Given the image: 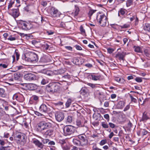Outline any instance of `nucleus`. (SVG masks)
<instances>
[{"label":"nucleus","mask_w":150,"mask_h":150,"mask_svg":"<svg viewBox=\"0 0 150 150\" xmlns=\"http://www.w3.org/2000/svg\"><path fill=\"white\" fill-rule=\"evenodd\" d=\"M87 84L93 88H94L95 86V84L91 83H87Z\"/></svg>","instance_id":"60"},{"label":"nucleus","mask_w":150,"mask_h":150,"mask_svg":"<svg viewBox=\"0 0 150 150\" xmlns=\"http://www.w3.org/2000/svg\"><path fill=\"white\" fill-rule=\"evenodd\" d=\"M109 125L110 127L112 128H114L115 126V125L111 122H109Z\"/></svg>","instance_id":"57"},{"label":"nucleus","mask_w":150,"mask_h":150,"mask_svg":"<svg viewBox=\"0 0 150 150\" xmlns=\"http://www.w3.org/2000/svg\"><path fill=\"white\" fill-rule=\"evenodd\" d=\"M115 80L120 83H124L125 82V80L123 78L118 77H116L115 78Z\"/></svg>","instance_id":"25"},{"label":"nucleus","mask_w":150,"mask_h":150,"mask_svg":"<svg viewBox=\"0 0 150 150\" xmlns=\"http://www.w3.org/2000/svg\"><path fill=\"white\" fill-rule=\"evenodd\" d=\"M134 76H134L133 75L129 76L127 77V79L128 80H129L134 79Z\"/></svg>","instance_id":"59"},{"label":"nucleus","mask_w":150,"mask_h":150,"mask_svg":"<svg viewBox=\"0 0 150 150\" xmlns=\"http://www.w3.org/2000/svg\"><path fill=\"white\" fill-rule=\"evenodd\" d=\"M80 29L81 33L82 34H83L85 33V30L83 29V27L82 25H81L80 26Z\"/></svg>","instance_id":"44"},{"label":"nucleus","mask_w":150,"mask_h":150,"mask_svg":"<svg viewBox=\"0 0 150 150\" xmlns=\"http://www.w3.org/2000/svg\"><path fill=\"white\" fill-rule=\"evenodd\" d=\"M8 40L10 41H13L16 40L15 37H13L12 36L10 35L8 38Z\"/></svg>","instance_id":"49"},{"label":"nucleus","mask_w":150,"mask_h":150,"mask_svg":"<svg viewBox=\"0 0 150 150\" xmlns=\"http://www.w3.org/2000/svg\"><path fill=\"white\" fill-rule=\"evenodd\" d=\"M53 134V130L49 129L47 130L44 133V135L46 136H51Z\"/></svg>","instance_id":"20"},{"label":"nucleus","mask_w":150,"mask_h":150,"mask_svg":"<svg viewBox=\"0 0 150 150\" xmlns=\"http://www.w3.org/2000/svg\"><path fill=\"white\" fill-rule=\"evenodd\" d=\"M75 47L77 50H82V48L79 45H76L75 46Z\"/></svg>","instance_id":"55"},{"label":"nucleus","mask_w":150,"mask_h":150,"mask_svg":"<svg viewBox=\"0 0 150 150\" xmlns=\"http://www.w3.org/2000/svg\"><path fill=\"white\" fill-rule=\"evenodd\" d=\"M129 25L127 24H125L123 25H120V27L121 28H129Z\"/></svg>","instance_id":"47"},{"label":"nucleus","mask_w":150,"mask_h":150,"mask_svg":"<svg viewBox=\"0 0 150 150\" xmlns=\"http://www.w3.org/2000/svg\"><path fill=\"white\" fill-rule=\"evenodd\" d=\"M95 11L93 10H91L89 11L88 14L89 16V17L90 19H93V17H92L91 16L94 13Z\"/></svg>","instance_id":"37"},{"label":"nucleus","mask_w":150,"mask_h":150,"mask_svg":"<svg viewBox=\"0 0 150 150\" xmlns=\"http://www.w3.org/2000/svg\"><path fill=\"white\" fill-rule=\"evenodd\" d=\"M149 117L146 115V114L145 113V112H144L143 114L141 120V121H144L146 120L147 119H148Z\"/></svg>","instance_id":"30"},{"label":"nucleus","mask_w":150,"mask_h":150,"mask_svg":"<svg viewBox=\"0 0 150 150\" xmlns=\"http://www.w3.org/2000/svg\"><path fill=\"white\" fill-rule=\"evenodd\" d=\"M20 96H19L16 94H14L13 96V99H16L17 100L20 101L19 99Z\"/></svg>","instance_id":"38"},{"label":"nucleus","mask_w":150,"mask_h":150,"mask_svg":"<svg viewBox=\"0 0 150 150\" xmlns=\"http://www.w3.org/2000/svg\"><path fill=\"white\" fill-rule=\"evenodd\" d=\"M76 125L79 127H82L83 126V123L80 119H77L76 121Z\"/></svg>","instance_id":"29"},{"label":"nucleus","mask_w":150,"mask_h":150,"mask_svg":"<svg viewBox=\"0 0 150 150\" xmlns=\"http://www.w3.org/2000/svg\"><path fill=\"white\" fill-rule=\"evenodd\" d=\"M125 106V103L123 101H119L116 105V107L118 109H122Z\"/></svg>","instance_id":"16"},{"label":"nucleus","mask_w":150,"mask_h":150,"mask_svg":"<svg viewBox=\"0 0 150 150\" xmlns=\"http://www.w3.org/2000/svg\"><path fill=\"white\" fill-rule=\"evenodd\" d=\"M144 54L147 57H149L150 54L149 50L148 49H146L144 50Z\"/></svg>","instance_id":"40"},{"label":"nucleus","mask_w":150,"mask_h":150,"mask_svg":"<svg viewBox=\"0 0 150 150\" xmlns=\"http://www.w3.org/2000/svg\"><path fill=\"white\" fill-rule=\"evenodd\" d=\"M5 112L3 110V108H0V116H2L5 115Z\"/></svg>","instance_id":"42"},{"label":"nucleus","mask_w":150,"mask_h":150,"mask_svg":"<svg viewBox=\"0 0 150 150\" xmlns=\"http://www.w3.org/2000/svg\"><path fill=\"white\" fill-rule=\"evenodd\" d=\"M5 142L2 140L0 139V144L1 146H4L5 145Z\"/></svg>","instance_id":"61"},{"label":"nucleus","mask_w":150,"mask_h":150,"mask_svg":"<svg viewBox=\"0 0 150 150\" xmlns=\"http://www.w3.org/2000/svg\"><path fill=\"white\" fill-rule=\"evenodd\" d=\"M6 96L4 90L3 88H0V96L5 97Z\"/></svg>","instance_id":"26"},{"label":"nucleus","mask_w":150,"mask_h":150,"mask_svg":"<svg viewBox=\"0 0 150 150\" xmlns=\"http://www.w3.org/2000/svg\"><path fill=\"white\" fill-rule=\"evenodd\" d=\"M130 98L131 99V101L133 102H134V103H137V100L136 99L132 97V96L131 95H130Z\"/></svg>","instance_id":"50"},{"label":"nucleus","mask_w":150,"mask_h":150,"mask_svg":"<svg viewBox=\"0 0 150 150\" xmlns=\"http://www.w3.org/2000/svg\"><path fill=\"white\" fill-rule=\"evenodd\" d=\"M148 132L144 129H141L140 131L139 135L144 136L147 134Z\"/></svg>","instance_id":"28"},{"label":"nucleus","mask_w":150,"mask_h":150,"mask_svg":"<svg viewBox=\"0 0 150 150\" xmlns=\"http://www.w3.org/2000/svg\"><path fill=\"white\" fill-rule=\"evenodd\" d=\"M64 132L65 136L70 135L73 134L76 131L75 128L71 125L65 126L63 129Z\"/></svg>","instance_id":"6"},{"label":"nucleus","mask_w":150,"mask_h":150,"mask_svg":"<svg viewBox=\"0 0 150 150\" xmlns=\"http://www.w3.org/2000/svg\"><path fill=\"white\" fill-rule=\"evenodd\" d=\"M93 21H97L101 26H105L107 23V18L104 14L98 13L94 16Z\"/></svg>","instance_id":"1"},{"label":"nucleus","mask_w":150,"mask_h":150,"mask_svg":"<svg viewBox=\"0 0 150 150\" xmlns=\"http://www.w3.org/2000/svg\"><path fill=\"white\" fill-rule=\"evenodd\" d=\"M65 48L67 49L68 50H69L72 51V47L70 46H65Z\"/></svg>","instance_id":"64"},{"label":"nucleus","mask_w":150,"mask_h":150,"mask_svg":"<svg viewBox=\"0 0 150 150\" xmlns=\"http://www.w3.org/2000/svg\"><path fill=\"white\" fill-rule=\"evenodd\" d=\"M109 103L108 101L105 102L104 104V106L106 107H107L109 106Z\"/></svg>","instance_id":"63"},{"label":"nucleus","mask_w":150,"mask_h":150,"mask_svg":"<svg viewBox=\"0 0 150 150\" xmlns=\"http://www.w3.org/2000/svg\"><path fill=\"white\" fill-rule=\"evenodd\" d=\"M43 47L45 50H47L49 47V45L47 43H45L43 45Z\"/></svg>","instance_id":"48"},{"label":"nucleus","mask_w":150,"mask_h":150,"mask_svg":"<svg viewBox=\"0 0 150 150\" xmlns=\"http://www.w3.org/2000/svg\"><path fill=\"white\" fill-rule=\"evenodd\" d=\"M41 3L42 5H43L44 6H45L47 5V2L46 1L43 0L41 2Z\"/></svg>","instance_id":"52"},{"label":"nucleus","mask_w":150,"mask_h":150,"mask_svg":"<svg viewBox=\"0 0 150 150\" xmlns=\"http://www.w3.org/2000/svg\"><path fill=\"white\" fill-rule=\"evenodd\" d=\"M21 74L17 72L15 73L13 75V79L15 80H18L21 76Z\"/></svg>","instance_id":"23"},{"label":"nucleus","mask_w":150,"mask_h":150,"mask_svg":"<svg viewBox=\"0 0 150 150\" xmlns=\"http://www.w3.org/2000/svg\"><path fill=\"white\" fill-rule=\"evenodd\" d=\"M56 120L59 122H61L64 118V113L62 112H58L55 115Z\"/></svg>","instance_id":"14"},{"label":"nucleus","mask_w":150,"mask_h":150,"mask_svg":"<svg viewBox=\"0 0 150 150\" xmlns=\"http://www.w3.org/2000/svg\"><path fill=\"white\" fill-rule=\"evenodd\" d=\"M28 89L30 90H33L37 88V86L36 85L33 83H29L26 85Z\"/></svg>","instance_id":"17"},{"label":"nucleus","mask_w":150,"mask_h":150,"mask_svg":"<svg viewBox=\"0 0 150 150\" xmlns=\"http://www.w3.org/2000/svg\"><path fill=\"white\" fill-rule=\"evenodd\" d=\"M0 150H11V147L9 146L6 147L1 146L0 147Z\"/></svg>","instance_id":"35"},{"label":"nucleus","mask_w":150,"mask_h":150,"mask_svg":"<svg viewBox=\"0 0 150 150\" xmlns=\"http://www.w3.org/2000/svg\"><path fill=\"white\" fill-rule=\"evenodd\" d=\"M58 89V85L54 83H50L47 85L46 87V90L48 92L52 93L57 92Z\"/></svg>","instance_id":"5"},{"label":"nucleus","mask_w":150,"mask_h":150,"mask_svg":"<svg viewBox=\"0 0 150 150\" xmlns=\"http://www.w3.org/2000/svg\"><path fill=\"white\" fill-rule=\"evenodd\" d=\"M135 81L137 82L140 83L142 81V78L139 77H137L135 79Z\"/></svg>","instance_id":"46"},{"label":"nucleus","mask_w":150,"mask_h":150,"mask_svg":"<svg viewBox=\"0 0 150 150\" xmlns=\"http://www.w3.org/2000/svg\"><path fill=\"white\" fill-rule=\"evenodd\" d=\"M72 117L70 116H69L67 117V122L69 123H71L72 121Z\"/></svg>","instance_id":"41"},{"label":"nucleus","mask_w":150,"mask_h":150,"mask_svg":"<svg viewBox=\"0 0 150 150\" xmlns=\"http://www.w3.org/2000/svg\"><path fill=\"white\" fill-rule=\"evenodd\" d=\"M79 8L78 7L75 6V11L74 12L72 13V14L73 16L75 17L77 16L79 14Z\"/></svg>","instance_id":"21"},{"label":"nucleus","mask_w":150,"mask_h":150,"mask_svg":"<svg viewBox=\"0 0 150 150\" xmlns=\"http://www.w3.org/2000/svg\"><path fill=\"white\" fill-rule=\"evenodd\" d=\"M49 82L48 80L47 79H43L41 81V83L42 85H44Z\"/></svg>","instance_id":"33"},{"label":"nucleus","mask_w":150,"mask_h":150,"mask_svg":"<svg viewBox=\"0 0 150 150\" xmlns=\"http://www.w3.org/2000/svg\"><path fill=\"white\" fill-rule=\"evenodd\" d=\"M107 142L106 139H103L100 142V145H103L105 144Z\"/></svg>","instance_id":"45"},{"label":"nucleus","mask_w":150,"mask_h":150,"mask_svg":"<svg viewBox=\"0 0 150 150\" xmlns=\"http://www.w3.org/2000/svg\"><path fill=\"white\" fill-rule=\"evenodd\" d=\"M134 48L136 52L138 53L142 52V49L140 47L134 46Z\"/></svg>","instance_id":"27"},{"label":"nucleus","mask_w":150,"mask_h":150,"mask_svg":"<svg viewBox=\"0 0 150 150\" xmlns=\"http://www.w3.org/2000/svg\"><path fill=\"white\" fill-rule=\"evenodd\" d=\"M129 54V53L127 52H118L116 54L115 57L119 60H123L124 58L126 55Z\"/></svg>","instance_id":"9"},{"label":"nucleus","mask_w":150,"mask_h":150,"mask_svg":"<svg viewBox=\"0 0 150 150\" xmlns=\"http://www.w3.org/2000/svg\"><path fill=\"white\" fill-rule=\"evenodd\" d=\"M8 64L7 63L6 64L1 63L0 64V67H1L5 69L7 68L8 66Z\"/></svg>","instance_id":"39"},{"label":"nucleus","mask_w":150,"mask_h":150,"mask_svg":"<svg viewBox=\"0 0 150 150\" xmlns=\"http://www.w3.org/2000/svg\"><path fill=\"white\" fill-rule=\"evenodd\" d=\"M144 29L146 31H150V24L148 23L145 24L144 27Z\"/></svg>","instance_id":"24"},{"label":"nucleus","mask_w":150,"mask_h":150,"mask_svg":"<svg viewBox=\"0 0 150 150\" xmlns=\"http://www.w3.org/2000/svg\"><path fill=\"white\" fill-rule=\"evenodd\" d=\"M73 142L74 144L76 145H79V144H80V142L79 141H78L77 140H76V139H74L73 140Z\"/></svg>","instance_id":"53"},{"label":"nucleus","mask_w":150,"mask_h":150,"mask_svg":"<svg viewBox=\"0 0 150 150\" xmlns=\"http://www.w3.org/2000/svg\"><path fill=\"white\" fill-rule=\"evenodd\" d=\"M50 13L51 15L53 17H58L61 15L60 12L58 10L54 7L51 8Z\"/></svg>","instance_id":"8"},{"label":"nucleus","mask_w":150,"mask_h":150,"mask_svg":"<svg viewBox=\"0 0 150 150\" xmlns=\"http://www.w3.org/2000/svg\"><path fill=\"white\" fill-rule=\"evenodd\" d=\"M33 143L40 149H42L44 146V145L37 139L34 140Z\"/></svg>","instance_id":"15"},{"label":"nucleus","mask_w":150,"mask_h":150,"mask_svg":"<svg viewBox=\"0 0 150 150\" xmlns=\"http://www.w3.org/2000/svg\"><path fill=\"white\" fill-rule=\"evenodd\" d=\"M104 117L108 121L109 120V116L108 114H106L104 115Z\"/></svg>","instance_id":"56"},{"label":"nucleus","mask_w":150,"mask_h":150,"mask_svg":"<svg viewBox=\"0 0 150 150\" xmlns=\"http://www.w3.org/2000/svg\"><path fill=\"white\" fill-rule=\"evenodd\" d=\"M48 105L42 104L39 107L40 111L42 113H47L49 111L50 109L48 107Z\"/></svg>","instance_id":"11"},{"label":"nucleus","mask_w":150,"mask_h":150,"mask_svg":"<svg viewBox=\"0 0 150 150\" xmlns=\"http://www.w3.org/2000/svg\"><path fill=\"white\" fill-rule=\"evenodd\" d=\"M101 125L103 128L107 129L109 127L108 124L106 122H101Z\"/></svg>","instance_id":"32"},{"label":"nucleus","mask_w":150,"mask_h":150,"mask_svg":"<svg viewBox=\"0 0 150 150\" xmlns=\"http://www.w3.org/2000/svg\"><path fill=\"white\" fill-rule=\"evenodd\" d=\"M133 0H127L126 5L127 7L130 6L133 4Z\"/></svg>","instance_id":"34"},{"label":"nucleus","mask_w":150,"mask_h":150,"mask_svg":"<svg viewBox=\"0 0 150 150\" xmlns=\"http://www.w3.org/2000/svg\"><path fill=\"white\" fill-rule=\"evenodd\" d=\"M52 126V124L50 122H46L44 121H42L37 124L36 128L38 131L42 132L44 130L50 128Z\"/></svg>","instance_id":"2"},{"label":"nucleus","mask_w":150,"mask_h":150,"mask_svg":"<svg viewBox=\"0 0 150 150\" xmlns=\"http://www.w3.org/2000/svg\"><path fill=\"white\" fill-rule=\"evenodd\" d=\"M78 138L80 140V144L82 146H84L87 144V141L85 139L86 136L85 135H79Z\"/></svg>","instance_id":"12"},{"label":"nucleus","mask_w":150,"mask_h":150,"mask_svg":"<svg viewBox=\"0 0 150 150\" xmlns=\"http://www.w3.org/2000/svg\"><path fill=\"white\" fill-rule=\"evenodd\" d=\"M16 57V60L18 61L19 58L20 54L19 52L17 50H16L15 51L14 55L12 56L13 60H15V57Z\"/></svg>","instance_id":"18"},{"label":"nucleus","mask_w":150,"mask_h":150,"mask_svg":"<svg viewBox=\"0 0 150 150\" xmlns=\"http://www.w3.org/2000/svg\"><path fill=\"white\" fill-rule=\"evenodd\" d=\"M31 100H33L36 102L39 101V97L35 95L32 96L30 98Z\"/></svg>","instance_id":"31"},{"label":"nucleus","mask_w":150,"mask_h":150,"mask_svg":"<svg viewBox=\"0 0 150 150\" xmlns=\"http://www.w3.org/2000/svg\"><path fill=\"white\" fill-rule=\"evenodd\" d=\"M41 23H46L47 22V19L45 17L41 16Z\"/></svg>","instance_id":"43"},{"label":"nucleus","mask_w":150,"mask_h":150,"mask_svg":"<svg viewBox=\"0 0 150 150\" xmlns=\"http://www.w3.org/2000/svg\"><path fill=\"white\" fill-rule=\"evenodd\" d=\"M71 100L70 99H68L66 102V106L67 108L69 107L71 104Z\"/></svg>","instance_id":"36"},{"label":"nucleus","mask_w":150,"mask_h":150,"mask_svg":"<svg viewBox=\"0 0 150 150\" xmlns=\"http://www.w3.org/2000/svg\"><path fill=\"white\" fill-rule=\"evenodd\" d=\"M15 0H10L8 3V10L10 11V9L13 7V5L14 4Z\"/></svg>","instance_id":"19"},{"label":"nucleus","mask_w":150,"mask_h":150,"mask_svg":"<svg viewBox=\"0 0 150 150\" xmlns=\"http://www.w3.org/2000/svg\"><path fill=\"white\" fill-rule=\"evenodd\" d=\"M49 140L48 139H43L42 142L43 144H46L49 142Z\"/></svg>","instance_id":"51"},{"label":"nucleus","mask_w":150,"mask_h":150,"mask_svg":"<svg viewBox=\"0 0 150 150\" xmlns=\"http://www.w3.org/2000/svg\"><path fill=\"white\" fill-rule=\"evenodd\" d=\"M18 24L20 28L25 30H29L33 27L31 23L22 20L18 21Z\"/></svg>","instance_id":"4"},{"label":"nucleus","mask_w":150,"mask_h":150,"mask_svg":"<svg viewBox=\"0 0 150 150\" xmlns=\"http://www.w3.org/2000/svg\"><path fill=\"white\" fill-rule=\"evenodd\" d=\"M24 78L27 81H30L35 80L36 77L34 74L30 73L25 74L24 76Z\"/></svg>","instance_id":"10"},{"label":"nucleus","mask_w":150,"mask_h":150,"mask_svg":"<svg viewBox=\"0 0 150 150\" xmlns=\"http://www.w3.org/2000/svg\"><path fill=\"white\" fill-rule=\"evenodd\" d=\"M108 52L110 53H112L114 51L113 49L110 48H108L107 49Z\"/></svg>","instance_id":"58"},{"label":"nucleus","mask_w":150,"mask_h":150,"mask_svg":"<svg viewBox=\"0 0 150 150\" xmlns=\"http://www.w3.org/2000/svg\"><path fill=\"white\" fill-rule=\"evenodd\" d=\"M38 60L37 55L34 52H28L25 55V60L28 62L35 63Z\"/></svg>","instance_id":"3"},{"label":"nucleus","mask_w":150,"mask_h":150,"mask_svg":"<svg viewBox=\"0 0 150 150\" xmlns=\"http://www.w3.org/2000/svg\"><path fill=\"white\" fill-rule=\"evenodd\" d=\"M55 144V142L53 141H51L48 142V145H54Z\"/></svg>","instance_id":"62"},{"label":"nucleus","mask_w":150,"mask_h":150,"mask_svg":"<svg viewBox=\"0 0 150 150\" xmlns=\"http://www.w3.org/2000/svg\"><path fill=\"white\" fill-rule=\"evenodd\" d=\"M35 115L38 116H43L44 115L40 113L39 112L36 111L35 112Z\"/></svg>","instance_id":"54"},{"label":"nucleus","mask_w":150,"mask_h":150,"mask_svg":"<svg viewBox=\"0 0 150 150\" xmlns=\"http://www.w3.org/2000/svg\"><path fill=\"white\" fill-rule=\"evenodd\" d=\"M10 14L14 18H16L18 17L19 15V9H13L11 10H10Z\"/></svg>","instance_id":"13"},{"label":"nucleus","mask_w":150,"mask_h":150,"mask_svg":"<svg viewBox=\"0 0 150 150\" xmlns=\"http://www.w3.org/2000/svg\"><path fill=\"white\" fill-rule=\"evenodd\" d=\"M25 137V135L23 133H20L16 134V137L18 139L17 141V143L20 146H23L25 143L26 140Z\"/></svg>","instance_id":"7"},{"label":"nucleus","mask_w":150,"mask_h":150,"mask_svg":"<svg viewBox=\"0 0 150 150\" xmlns=\"http://www.w3.org/2000/svg\"><path fill=\"white\" fill-rule=\"evenodd\" d=\"M90 76L91 79L94 81H97L99 80L100 77V76H96L93 74H91Z\"/></svg>","instance_id":"22"}]
</instances>
